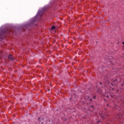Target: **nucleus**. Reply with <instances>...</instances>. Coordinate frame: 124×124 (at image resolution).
<instances>
[{
	"mask_svg": "<svg viewBox=\"0 0 124 124\" xmlns=\"http://www.w3.org/2000/svg\"><path fill=\"white\" fill-rule=\"evenodd\" d=\"M98 93H99V89L98 90Z\"/></svg>",
	"mask_w": 124,
	"mask_h": 124,
	"instance_id": "nucleus-14",
	"label": "nucleus"
},
{
	"mask_svg": "<svg viewBox=\"0 0 124 124\" xmlns=\"http://www.w3.org/2000/svg\"><path fill=\"white\" fill-rule=\"evenodd\" d=\"M108 105H108H108H107V106H108Z\"/></svg>",
	"mask_w": 124,
	"mask_h": 124,
	"instance_id": "nucleus-16",
	"label": "nucleus"
},
{
	"mask_svg": "<svg viewBox=\"0 0 124 124\" xmlns=\"http://www.w3.org/2000/svg\"><path fill=\"white\" fill-rule=\"evenodd\" d=\"M55 29H56V27H55V26H52V27L51 28V30H52V31H54Z\"/></svg>",
	"mask_w": 124,
	"mask_h": 124,
	"instance_id": "nucleus-6",
	"label": "nucleus"
},
{
	"mask_svg": "<svg viewBox=\"0 0 124 124\" xmlns=\"http://www.w3.org/2000/svg\"><path fill=\"white\" fill-rule=\"evenodd\" d=\"M111 97H114V95H110Z\"/></svg>",
	"mask_w": 124,
	"mask_h": 124,
	"instance_id": "nucleus-8",
	"label": "nucleus"
},
{
	"mask_svg": "<svg viewBox=\"0 0 124 124\" xmlns=\"http://www.w3.org/2000/svg\"><path fill=\"white\" fill-rule=\"evenodd\" d=\"M100 85H102V83L100 82Z\"/></svg>",
	"mask_w": 124,
	"mask_h": 124,
	"instance_id": "nucleus-13",
	"label": "nucleus"
},
{
	"mask_svg": "<svg viewBox=\"0 0 124 124\" xmlns=\"http://www.w3.org/2000/svg\"><path fill=\"white\" fill-rule=\"evenodd\" d=\"M100 122V121H98V124H99Z\"/></svg>",
	"mask_w": 124,
	"mask_h": 124,
	"instance_id": "nucleus-10",
	"label": "nucleus"
},
{
	"mask_svg": "<svg viewBox=\"0 0 124 124\" xmlns=\"http://www.w3.org/2000/svg\"><path fill=\"white\" fill-rule=\"evenodd\" d=\"M122 44L124 45V42H123Z\"/></svg>",
	"mask_w": 124,
	"mask_h": 124,
	"instance_id": "nucleus-11",
	"label": "nucleus"
},
{
	"mask_svg": "<svg viewBox=\"0 0 124 124\" xmlns=\"http://www.w3.org/2000/svg\"><path fill=\"white\" fill-rule=\"evenodd\" d=\"M93 98L94 99H95V96H93Z\"/></svg>",
	"mask_w": 124,
	"mask_h": 124,
	"instance_id": "nucleus-9",
	"label": "nucleus"
},
{
	"mask_svg": "<svg viewBox=\"0 0 124 124\" xmlns=\"http://www.w3.org/2000/svg\"><path fill=\"white\" fill-rule=\"evenodd\" d=\"M44 120V118L43 117H39L38 118V121H39L40 122L41 121H43Z\"/></svg>",
	"mask_w": 124,
	"mask_h": 124,
	"instance_id": "nucleus-4",
	"label": "nucleus"
},
{
	"mask_svg": "<svg viewBox=\"0 0 124 124\" xmlns=\"http://www.w3.org/2000/svg\"><path fill=\"white\" fill-rule=\"evenodd\" d=\"M101 117L102 118V119H104L105 118H106V115H105V113H104V112H102L101 114Z\"/></svg>",
	"mask_w": 124,
	"mask_h": 124,
	"instance_id": "nucleus-3",
	"label": "nucleus"
},
{
	"mask_svg": "<svg viewBox=\"0 0 124 124\" xmlns=\"http://www.w3.org/2000/svg\"><path fill=\"white\" fill-rule=\"evenodd\" d=\"M118 118H122L123 117V114H117Z\"/></svg>",
	"mask_w": 124,
	"mask_h": 124,
	"instance_id": "nucleus-7",
	"label": "nucleus"
},
{
	"mask_svg": "<svg viewBox=\"0 0 124 124\" xmlns=\"http://www.w3.org/2000/svg\"><path fill=\"white\" fill-rule=\"evenodd\" d=\"M5 33H6L7 34H10V31L7 30V31H6L5 32H4Z\"/></svg>",
	"mask_w": 124,
	"mask_h": 124,
	"instance_id": "nucleus-5",
	"label": "nucleus"
},
{
	"mask_svg": "<svg viewBox=\"0 0 124 124\" xmlns=\"http://www.w3.org/2000/svg\"><path fill=\"white\" fill-rule=\"evenodd\" d=\"M106 97L108 98V97H109V96L107 95Z\"/></svg>",
	"mask_w": 124,
	"mask_h": 124,
	"instance_id": "nucleus-12",
	"label": "nucleus"
},
{
	"mask_svg": "<svg viewBox=\"0 0 124 124\" xmlns=\"http://www.w3.org/2000/svg\"><path fill=\"white\" fill-rule=\"evenodd\" d=\"M90 101H92V99H90Z\"/></svg>",
	"mask_w": 124,
	"mask_h": 124,
	"instance_id": "nucleus-15",
	"label": "nucleus"
},
{
	"mask_svg": "<svg viewBox=\"0 0 124 124\" xmlns=\"http://www.w3.org/2000/svg\"><path fill=\"white\" fill-rule=\"evenodd\" d=\"M118 80L117 79H115L113 80V83H111V87H112V86H114L115 85H116V82H117V81Z\"/></svg>",
	"mask_w": 124,
	"mask_h": 124,
	"instance_id": "nucleus-2",
	"label": "nucleus"
},
{
	"mask_svg": "<svg viewBox=\"0 0 124 124\" xmlns=\"http://www.w3.org/2000/svg\"><path fill=\"white\" fill-rule=\"evenodd\" d=\"M8 58L9 61H13L14 60V58L12 57V55H11V54L8 56Z\"/></svg>",
	"mask_w": 124,
	"mask_h": 124,
	"instance_id": "nucleus-1",
	"label": "nucleus"
}]
</instances>
